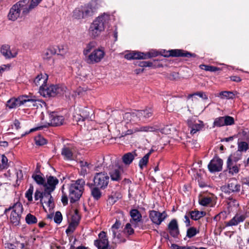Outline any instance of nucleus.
Segmentation results:
<instances>
[{"label":"nucleus","instance_id":"obj_47","mask_svg":"<svg viewBox=\"0 0 249 249\" xmlns=\"http://www.w3.org/2000/svg\"><path fill=\"white\" fill-rule=\"evenodd\" d=\"M198 201L201 205L206 206L212 202V198L210 197L201 196L199 198Z\"/></svg>","mask_w":249,"mask_h":249},{"label":"nucleus","instance_id":"obj_57","mask_svg":"<svg viewBox=\"0 0 249 249\" xmlns=\"http://www.w3.org/2000/svg\"><path fill=\"white\" fill-rule=\"evenodd\" d=\"M6 107L9 109L16 107V98L13 97L9 99L6 103Z\"/></svg>","mask_w":249,"mask_h":249},{"label":"nucleus","instance_id":"obj_13","mask_svg":"<svg viewBox=\"0 0 249 249\" xmlns=\"http://www.w3.org/2000/svg\"><path fill=\"white\" fill-rule=\"evenodd\" d=\"M94 245L98 249H110L109 248V242L105 231H101L98 234V239L94 241Z\"/></svg>","mask_w":249,"mask_h":249},{"label":"nucleus","instance_id":"obj_33","mask_svg":"<svg viewBox=\"0 0 249 249\" xmlns=\"http://www.w3.org/2000/svg\"><path fill=\"white\" fill-rule=\"evenodd\" d=\"M235 137L238 138V141L249 142V131L248 129H241Z\"/></svg>","mask_w":249,"mask_h":249},{"label":"nucleus","instance_id":"obj_4","mask_svg":"<svg viewBox=\"0 0 249 249\" xmlns=\"http://www.w3.org/2000/svg\"><path fill=\"white\" fill-rule=\"evenodd\" d=\"M94 118L93 110L86 107L79 109V113L73 115V119L78 125H82V123L86 120L92 121Z\"/></svg>","mask_w":249,"mask_h":249},{"label":"nucleus","instance_id":"obj_55","mask_svg":"<svg viewBox=\"0 0 249 249\" xmlns=\"http://www.w3.org/2000/svg\"><path fill=\"white\" fill-rule=\"evenodd\" d=\"M78 225V224L71 221L68 228L66 229V232L67 234H68L70 233L73 232Z\"/></svg>","mask_w":249,"mask_h":249},{"label":"nucleus","instance_id":"obj_6","mask_svg":"<svg viewBox=\"0 0 249 249\" xmlns=\"http://www.w3.org/2000/svg\"><path fill=\"white\" fill-rule=\"evenodd\" d=\"M30 0H20L17 3V14L18 17H25L32 10L30 8Z\"/></svg>","mask_w":249,"mask_h":249},{"label":"nucleus","instance_id":"obj_53","mask_svg":"<svg viewBox=\"0 0 249 249\" xmlns=\"http://www.w3.org/2000/svg\"><path fill=\"white\" fill-rule=\"evenodd\" d=\"M36 144L38 145H43L47 143V141L43 137L39 135L35 138Z\"/></svg>","mask_w":249,"mask_h":249},{"label":"nucleus","instance_id":"obj_51","mask_svg":"<svg viewBox=\"0 0 249 249\" xmlns=\"http://www.w3.org/2000/svg\"><path fill=\"white\" fill-rule=\"evenodd\" d=\"M8 159L4 155H0V169L7 168Z\"/></svg>","mask_w":249,"mask_h":249},{"label":"nucleus","instance_id":"obj_37","mask_svg":"<svg viewBox=\"0 0 249 249\" xmlns=\"http://www.w3.org/2000/svg\"><path fill=\"white\" fill-rule=\"evenodd\" d=\"M249 142H244L243 141H238V150L237 151H239L240 153L242 152H246L249 149Z\"/></svg>","mask_w":249,"mask_h":249},{"label":"nucleus","instance_id":"obj_39","mask_svg":"<svg viewBox=\"0 0 249 249\" xmlns=\"http://www.w3.org/2000/svg\"><path fill=\"white\" fill-rule=\"evenodd\" d=\"M56 48V54L60 55H65L68 52V46L66 45H60L55 47Z\"/></svg>","mask_w":249,"mask_h":249},{"label":"nucleus","instance_id":"obj_7","mask_svg":"<svg viewBox=\"0 0 249 249\" xmlns=\"http://www.w3.org/2000/svg\"><path fill=\"white\" fill-rule=\"evenodd\" d=\"M94 183L95 186L101 188H106L109 182V177L105 172L96 173L94 178Z\"/></svg>","mask_w":249,"mask_h":249},{"label":"nucleus","instance_id":"obj_58","mask_svg":"<svg viewBox=\"0 0 249 249\" xmlns=\"http://www.w3.org/2000/svg\"><path fill=\"white\" fill-rule=\"evenodd\" d=\"M194 95H197L199 97L201 98L202 99L204 100H207L208 99V96L206 94V93L202 91H199L197 92L196 93H194V94H189L188 95V98H190L191 97H192Z\"/></svg>","mask_w":249,"mask_h":249},{"label":"nucleus","instance_id":"obj_45","mask_svg":"<svg viewBox=\"0 0 249 249\" xmlns=\"http://www.w3.org/2000/svg\"><path fill=\"white\" fill-rule=\"evenodd\" d=\"M199 232V231L196 228L192 227L189 228L187 231L186 236L191 238L195 236L197 233Z\"/></svg>","mask_w":249,"mask_h":249},{"label":"nucleus","instance_id":"obj_21","mask_svg":"<svg viewBox=\"0 0 249 249\" xmlns=\"http://www.w3.org/2000/svg\"><path fill=\"white\" fill-rule=\"evenodd\" d=\"M246 218V214H241L240 213H237L231 220L226 223V226L229 227L237 226L240 223L243 222L245 220Z\"/></svg>","mask_w":249,"mask_h":249},{"label":"nucleus","instance_id":"obj_2","mask_svg":"<svg viewBox=\"0 0 249 249\" xmlns=\"http://www.w3.org/2000/svg\"><path fill=\"white\" fill-rule=\"evenodd\" d=\"M85 184L84 179H79L70 185L69 197L71 203L76 201L80 198L84 191Z\"/></svg>","mask_w":249,"mask_h":249},{"label":"nucleus","instance_id":"obj_41","mask_svg":"<svg viewBox=\"0 0 249 249\" xmlns=\"http://www.w3.org/2000/svg\"><path fill=\"white\" fill-rule=\"evenodd\" d=\"M96 45L95 42L92 41L88 43L86 48H85L83 53L85 56H88L89 53H90L93 49H94Z\"/></svg>","mask_w":249,"mask_h":249},{"label":"nucleus","instance_id":"obj_24","mask_svg":"<svg viewBox=\"0 0 249 249\" xmlns=\"http://www.w3.org/2000/svg\"><path fill=\"white\" fill-rule=\"evenodd\" d=\"M168 229L171 236L176 237L179 234V229L176 219H172L168 224Z\"/></svg>","mask_w":249,"mask_h":249},{"label":"nucleus","instance_id":"obj_11","mask_svg":"<svg viewBox=\"0 0 249 249\" xmlns=\"http://www.w3.org/2000/svg\"><path fill=\"white\" fill-rule=\"evenodd\" d=\"M164 54L162 55L164 57H191L196 56L194 53H191L189 52L183 51L182 50H171L168 51H164Z\"/></svg>","mask_w":249,"mask_h":249},{"label":"nucleus","instance_id":"obj_1","mask_svg":"<svg viewBox=\"0 0 249 249\" xmlns=\"http://www.w3.org/2000/svg\"><path fill=\"white\" fill-rule=\"evenodd\" d=\"M109 19V15L106 14L96 18L89 26V34L90 36L92 38H96L99 36L101 33L104 31Z\"/></svg>","mask_w":249,"mask_h":249},{"label":"nucleus","instance_id":"obj_32","mask_svg":"<svg viewBox=\"0 0 249 249\" xmlns=\"http://www.w3.org/2000/svg\"><path fill=\"white\" fill-rule=\"evenodd\" d=\"M132 220L130 221L132 224L137 223L140 221L142 218V215L137 209H133L130 212Z\"/></svg>","mask_w":249,"mask_h":249},{"label":"nucleus","instance_id":"obj_59","mask_svg":"<svg viewBox=\"0 0 249 249\" xmlns=\"http://www.w3.org/2000/svg\"><path fill=\"white\" fill-rule=\"evenodd\" d=\"M62 220V215L60 212H56L54 216V221L57 224H60Z\"/></svg>","mask_w":249,"mask_h":249},{"label":"nucleus","instance_id":"obj_38","mask_svg":"<svg viewBox=\"0 0 249 249\" xmlns=\"http://www.w3.org/2000/svg\"><path fill=\"white\" fill-rule=\"evenodd\" d=\"M137 112H141V115L138 116L139 121L141 120L142 117L145 119L149 118L152 116L153 114L152 109L150 108L145 110H137Z\"/></svg>","mask_w":249,"mask_h":249},{"label":"nucleus","instance_id":"obj_16","mask_svg":"<svg viewBox=\"0 0 249 249\" xmlns=\"http://www.w3.org/2000/svg\"><path fill=\"white\" fill-rule=\"evenodd\" d=\"M223 160L218 157L213 158L208 165V168L211 173L220 171L222 169Z\"/></svg>","mask_w":249,"mask_h":249},{"label":"nucleus","instance_id":"obj_5","mask_svg":"<svg viewBox=\"0 0 249 249\" xmlns=\"http://www.w3.org/2000/svg\"><path fill=\"white\" fill-rule=\"evenodd\" d=\"M65 88L59 85H51L39 90L40 94L44 97H54L64 93Z\"/></svg>","mask_w":249,"mask_h":249},{"label":"nucleus","instance_id":"obj_35","mask_svg":"<svg viewBox=\"0 0 249 249\" xmlns=\"http://www.w3.org/2000/svg\"><path fill=\"white\" fill-rule=\"evenodd\" d=\"M57 52L55 47H50L44 52L43 55V59L49 60L53 55L55 54Z\"/></svg>","mask_w":249,"mask_h":249},{"label":"nucleus","instance_id":"obj_60","mask_svg":"<svg viewBox=\"0 0 249 249\" xmlns=\"http://www.w3.org/2000/svg\"><path fill=\"white\" fill-rule=\"evenodd\" d=\"M42 0H30V8H32V10L36 7L42 1Z\"/></svg>","mask_w":249,"mask_h":249},{"label":"nucleus","instance_id":"obj_63","mask_svg":"<svg viewBox=\"0 0 249 249\" xmlns=\"http://www.w3.org/2000/svg\"><path fill=\"white\" fill-rule=\"evenodd\" d=\"M44 194L43 192H41L38 190H36L35 193V199L36 200H38L40 199V201H41V199L43 197V195Z\"/></svg>","mask_w":249,"mask_h":249},{"label":"nucleus","instance_id":"obj_25","mask_svg":"<svg viewBox=\"0 0 249 249\" xmlns=\"http://www.w3.org/2000/svg\"><path fill=\"white\" fill-rule=\"evenodd\" d=\"M52 192L49 190L45 189L41 201L42 204L45 203L50 208H52L53 206V200L51 195Z\"/></svg>","mask_w":249,"mask_h":249},{"label":"nucleus","instance_id":"obj_40","mask_svg":"<svg viewBox=\"0 0 249 249\" xmlns=\"http://www.w3.org/2000/svg\"><path fill=\"white\" fill-rule=\"evenodd\" d=\"M99 188V187L96 186L91 189V196L96 200H98L102 196V193Z\"/></svg>","mask_w":249,"mask_h":249},{"label":"nucleus","instance_id":"obj_31","mask_svg":"<svg viewBox=\"0 0 249 249\" xmlns=\"http://www.w3.org/2000/svg\"><path fill=\"white\" fill-rule=\"evenodd\" d=\"M227 167L229 173L233 176L239 173L240 164L227 162Z\"/></svg>","mask_w":249,"mask_h":249},{"label":"nucleus","instance_id":"obj_49","mask_svg":"<svg viewBox=\"0 0 249 249\" xmlns=\"http://www.w3.org/2000/svg\"><path fill=\"white\" fill-rule=\"evenodd\" d=\"M7 17L9 20L12 21L16 20V4H14L10 9Z\"/></svg>","mask_w":249,"mask_h":249},{"label":"nucleus","instance_id":"obj_27","mask_svg":"<svg viewBox=\"0 0 249 249\" xmlns=\"http://www.w3.org/2000/svg\"><path fill=\"white\" fill-rule=\"evenodd\" d=\"M79 164L81 168L80 175L84 177L89 173L93 168L92 164L87 161H80Z\"/></svg>","mask_w":249,"mask_h":249},{"label":"nucleus","instance_id":"obj_56","mask_svg":"<svg viewBox=\"0 0 249 249\" xmlns=\"http://www.w3.org/2000/svg\"><path fill=\"white\" fill-rule=\"evenodd\" d=\"M80 219V216L77 210H74V213L71 216V222L78 224Z\"/></svg>","mask_w":249,"mask_h":249},{"label":"nucleus","instance_id":"obj_26","mask_svg":"<svg viewBox=\"0 0 249 249\" xmlns=\"http://www.w3.org/2000/svg\"><path fill=\"white\" fill-rule=\"evenodd\" d=\"M48 76L46 74H40L38 75L34 80V83L36 86H39V89H44L46 87Z\"/></svg>","mask_w":249,"mask_h":249},{"label":"nucleus","instance_id":"obj_19","mask_svg":"<svg viewBox=\"0 0 249 249\" xmlns=\"http://www.w3.org/2000/svg\"><path fill=\"white\" fill-rule=\"evenodd\" d=\"M96 3L91 2L82 7L85 18L92 16L96 11Z\"/></svg>","mask_w":249,"mask_h":249},{"label":"nucleus","instance_id":"obj_15","mask_svg":"<svg viewBox=\"0 0 249 249\" xmlns=\"http://www.w3.org/2000/svg\"><path fill=\"white\" fill-rule=\"evenodd\" d=\"M167 215L165 212L160 213L156 211H151L149 212V217L151 220L155 224L160 225L166 218Z\"/></svg>","mask_w":249,"mask_h":249},{"label":"nucleus","instance_id":"obj_10","mask_svg":"<svg viewBox=\"0 0 249 249\" xmlns=\"http://www.w3.org/2000/svg\"><path fill=\"white\" fill-rule=\"evenodd\" d=\"M187 124L190 129V133L193 135L199 131L204 127V124L202 121L196 119L193 117L188 119Z\"/></svg>","mask_w":249,"mask_h":249},{"label":"nucleus","instance_id":"obj_23","mask_svg":"<svg viewBox=\"0 0 249 249\" xmlns=\"http://www.w3.org/2000/svg\"><path fill=\"white\" fill-rule=\"evenodd\" d=\"M227 188L229 193H238L240 191L241 186L235 178H232L229 181Z\"/></svg>","mask_w":249,"mask_h":249},{"label":"nucleus","instance_id":"obj_48","mask_svg":"<svg viewBox=\"0 0 249 249\" xmlns=\"http://www.w3.org/2000/svg\"><path fill=\"white\" fill-rule=\"evenodd\" d=\"M199 67L201 69L204 70L206 71H216L219 70V68L213 66H209V65H200L199 66Z\"/></svg>","mask_w":249,"mask_h":249},{"label":"nucleus","instance_id":"obj_34","mask_svg":"<svg viewBox=\"0 0 249 249\" xmlns=\"http://www.w3.org/2000/svg\"><path fill=\"white\" fill-rule=\"evenodd\" d=\"M241 158L242 153H240L239 151H236L228 157L227 162L236 163L238 161L241 160Z\"/></svg>","mask_w":249,"mask_h":249},{"label":"nucleus","instance_id":"obj_62","mask_svg":"<svg viewBox=\"0 0 249 249\" xmlns=\"http://www.w3.org/2000/svg\"><path fill=\"white\" fill-rule=\"evenodd\" d=\"M171 249H192V247L189 246H180L177 244H172L171 246Z\"/></svg>","mask_w":249,"mask_h":249},{"label":"nucleus","instance_id":"obj_43","mask_svg":"<svg viewBox=\"0 0 249 249\" xmlns=\"http://www.w3.org/2000/svg\"><path fill=\"white\" fill-rule=\"evenodd\" d=\"M149 154H146L139 161V166L141 170H142L146 166L149 160Z\"/></svg>","mask_w":249,"mask_h":249},{"label":"nucleus","instance_id":"obj_9","mask_svg":"<svg viewBox=\"0 0 249 249\" xmlns=\"http://www.w3.org/2000/svg\"><path fill=\"white\" fill-rule=\"evenodd\" d=\"M76 149L72 144L65 145L61 150V155L66 160H74L76 158Z\"/></svg>","mask_w":249,"mask_h":249},{"label":"nucleus","instance_id":"obj_30","mask_svg":"<svg viewBox=\"0 0 249 249\" xmlns=\"http://www.w3.org/2000/svg\"><path fill=\"white\" fill-rule=\"evenodd\" d=\"M0 52L1 54L6 59H9L15 57V54L12 53L10 50V47L8 45H3L0 47Z\"/></svg>","mask_w":249,"mask_h":249},{"label":"nucleus","instance_id":"obj_29","mask_svg":"<svg viewBox=\"0 0 249 249\" xmlns=\"http://www.w3.org/2000/svg\"><path fill=\"white\" fill-rule=\"evenodd\" d=\"M144 53L137 51H132L125 55L124 57L128 60L145 59Z\"/></svg>","mask_w":249,"mask_h":249},{"label":"nucleus","instance_id":"obj_36","mask_svg":"<svg viewBox=\"0 0 249 249\" xmlns=\"http://www.w3.org/2000/svg\"><path fill=\"white\" fill-rule=\"evenodd\" d=\"M205 214L206 213L203 211L200 212L198 211H192L189 213V215H190L191 218L194 220L199 219L205 216Z\"/></svg>","mask_w":249,"mask_h":249},{"label":"nucleus","instance_id":"obj_17","mask_svg":"<svg viewBox=\"0 0 249 249\" xmlns=\"http://www.w3.org/2000/svg\"><path fill=\"white\" fill-rule=\"evenodd\" d=\"M17 107L25 105L27 107L36 106V100L29 98L27 96H21L17 98Z\"/></svg>","mask_w":249,"mask_h":249},{"label":"nucleus","instance_id":"obj_20","mask_svg":"<svg viewBox=\"0 0 249 249\" xmlns=\"http://www.w3.org/2000/svg\"><path fill=\"white\" fill-rule=\"evenodd\" d=\"M109 174L111 180L119 182L123 178V170L120 167L114 168L109 171Z\"/></svg>","mask_w":249,"mask_h":249},{"label":"nucleus","instance_id":"obj_42","mask_svg":"<svg viewBox=\"0 0 249 249\" xmlns=\"http://www.w3.org/2000/svg\"><path fill=\"white\" fill-rule=\"evenodd\" d=\"M73 17L76 19L85 18L82 7L76 8L73 12Z\"/></svg>","mask_w":249,"mask_h":249},{"label":"nucleus","instance_id":"obj_18","mask_svg":"<svg viewBox=\"0 0 249 249\" xmlns=\"http://www.w3.org/2000/svg\"><path fill=\"white\" fill-rule=\"evenodd\" d=\"M141 112H137V110L133 112H126L124 115V122L128 124L129 122L136 123L139 121V115Z\"/></svg>","mask_w":249,"mask_h":249},{"label":"nucleus","instance_id":"obj_61","mask_svg":"<svg viewBox=\"0 0 249 249\" xmlns=\"http://www.w3.org/2000/svg\"><path fill=\"white\" fill-rule=\"evenodd\" d=\"M138 65L141 67H150L153 65V63L149 61H141L138 63Z\"/></svg>","mask_w":249,"mask_h":249},{"label":"nucleus","instance_id":"obj_52","mask_svg":"<svg viewBox=\"0 0 249 249\" xmlns=\"http://www.w3.org/2000/svg\"><path fill=\"white\" fill-rule=\"evenodd\" d=\"M34 192V186L33 185H30L29 188L25 193V197L27 198L29 201H31L33 200V193Z\"/></svg>","mask_w":249,"mask_h":249},{"label":"nucleus","instance_id":"obj_64","mask_svg":"<svg viewBox=\"0 0 249 249\" xmlns=\"http://www.w3.org/2000/svg\"><path fill=\"white\" fill-rule=\"evenodd\" d=\"M125 231L129 234L131 235L133 233L134 230L131 227V225L130 223H127L125 225Z\"/></svg>","mask_w":249,"mask_h":249},{"label":"nucleus","instance_id":"obj_3","mask_svg":"<svg viewBox=\"0 0 249 249\" xmlns=\"http://www.w3.org/2000/svg\"><path fill=\"white\" fill-rule=\"evenodd\" d=\"M49 122L45 124L39 125L37 127L33 128L31 129L29 132L27 131L24 133L20 134L19 138H21L30 132H33L38 130L42 129L44 127H47L49 125H51L53 126L61 125L63 124L64 121V118L63 116L58 115L56 113L54 112H52L49 114ZM18 138H19V137Z\"/></svg>","mask_w":249,"mask_h":249},{"label":"nucleus","instance_id":"obj_54","mask_svg":"<svg viewBox=\"0 0 249 249\" xmlns=\"http://www.w3.org/2000/svg\"><path fill=\"white\" fill-rule=\"evenodd\" d=\"M159 55V53L157 51L152 50L148 52L144 53V58L145 59L151 58L152 57H156Z\"/></svg>","mask_w":249,"mask_h":249},{"label":"nucleus","instance_id":"obj_22","mask_svg":"<svg viewBox=\"0 0 249 249\" xmlns=\"http://www.w3.org/2000/svg\"><path fill=\"white\" fill-rule=\"evenodd\" d=\"M59 180L56 177L50 176L47 178V183L45 182V189L53 192Z\"/></svg>","mask_w":249,"mask_h":249},{"label":"nucleus","instance_id":"obj_28","mask_svg":"<svg viewBox=\"0 0 249 249\" xmlns=\"http://www.w3.org/2000/svg\"><path fill=\"white\" fill-rule=\"evenodd\" d=\"M137 156L135 151L128 152L122 157V161L125 165H130Z\"/></svg>","mask_w":249,"mask_h":249},{"label":"nucleus","instance_id":"obj_12","mask_svg":"<svg viewBox=\"0 0 249 249\" xmlns=\"http://www.w3.org/2000/svg\"><path fill=\"white\" fill-rule=\"evenodd\" d=\"M234 124V119L232 117L225 116L215 118L213 123V126L222 127L231 125Z\"/></svg>","mask_w":249,"mask_h":249},{"label":"nucleus","instance_id":"obj_50","mask_svg":"<svg viewBox=\"0 0 249 249\" xmlns=\"http://www.w3.org/2000/svg\"><path fill=\"white\" fill-rule=\"evenodd\" d=\"M32 178L38 184L43 185L44 186L45 180L40 175L33 174Z\"/></svg>","mask_w":249,"mask_h":249},{"label":"nucleus","instance_id":"obj_8","mask_svg":"<svg viewBox=\"0 0 249 249\" xmlns=\"http://www.w3.org/2000/svg\"><path fill=\"white\" fill-rule=\"evenodd\" d=\"M104 55L105 52L103 50L95 49L87 56L86 61L89 64L97 63L101 61Z\"/></svg>","mask_w":249,"mask_h":249},{"label":"nucleus","instance_id":"obj_46","mask_svg":"<svg viewBox=\"0 0 249 249\" xmlns=\"http://www.w3.org/2000/svg\"><path fill=\"white\" fill-rule=\"evenodd\" d=\"M25 220L26 223L30 225L35 224L37 222L36 217L31 213H28L26 215Z\"/></svg>","mask_w":249,"mask_h":249},{"label":"nucleus","instance_id":"obj_44","mask_svg":"<svg viewBox=\"0 0 249 249\" xmlns=\"http://www.w3.org/2000/svg\"><path fill=\"white\" fill-rule=\"evenodd\" d=\"M219 96L222 99H233L234 97V94L231 91H224L219 93Z\"/></svg>","mask_w":249,"mask_h":249},{"label":"nucleus","instance_id":"obj_14","mask_svg":"<svg viewBox=\"0 0 249 249\" xmlns=\"http://www.w3.org/2000/svg\"><path fill=\"white\" fill-rule=\"evenodd\" d=\"M158 130H159L161 133L164 134H168L170 133L171 130L169 128L168 126H166L165 127H164L163 128L161 129L160 130L158 128V127L156 125H153V126H141L139 128H136L135 129V131L136 132H155L157 131Z\"/></svg>","mask_w":249,"mask_h":249}]
</instances>
